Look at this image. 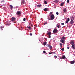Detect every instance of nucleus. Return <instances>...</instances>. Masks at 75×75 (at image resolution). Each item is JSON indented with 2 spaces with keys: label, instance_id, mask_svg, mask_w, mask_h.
Wrapping results in <instances>:
<instances>
[{
  "label": "nucleus",
  "instance_id": "f257e3e1",
  "mask_svg": "<svg viewBox=\"0 0 75 75\" xmlns=\"http://www.w3.org/2000/svg\"><path fill=\"white\" fill-rule=\"evenodd\" d=\"M55 18V16L54 14H52V15L51 16V20H54Z\"/></svg>",
  "mask_w": 75,
  "mask_h": 75
},
{
  "label": "nucleus",
  "instance_id": "f03ea898",
  "mask_svg": "<svg viewBox=\"0 0 75 75\" xmlns=\"http://www.w3.org/2000/svg\"><path fill=\"white\" fill-rule=\"evenodd\" d=\"M47 47H48L49 49H50V50H52V46L50 44H47Z\"/></svg>",
  "mask_w": 75,
  "mask_h": 75
},
{
  "label": "nucleus",
  "instance_id": "7ed1b4c3",
  "mask_svg": "<svg viewBox=\"0 0 75 75\" xmlns=\"http://www.w3.org/2000/svg\"><path fill=\"white\" fill-rule=\"evenodd\" d=\"M74 19L73 18H72V19L70 21L71 24H74V21H73V20H74Z\"/></svg>",
  "mask_w": 75,
  "mask_h": 75
},
{
  "label": "nucleus",
  "instance_id": "20e7f679",
  "mask_svg": "<svg viewBox=\"0 0 75 75\" xmlns=\"http://www.w3.org/2000/svg\"><path fill=\"white\" fill-rule=\"evenodd\" d=\"M16 20V18L14 17H13L11 19V21H14Z\"/></svg>",
  "mask_w": 75,
  "mask_h": 75
},
{
  "label": "nucleus",
  "instance_id": "39448f33",
  "mask_svg": "<svg viewBox=\"0 0 75 75\" xmlns=\"http://www.w3.org/2000/svg\"><path fill=\"white\" fill-rule=\"evenodd\" d=\"M57 31H58V30L57 29H55L54 30L53 32L54 33H56Z\"/></svg>",
  "mask_w": 75,
  "mask_h": 75
},
{
  "label": "nucleus",
  "instance_id": "423d86ee",
  "mask_svg": "<svg viewBox=\"0 0 75 75\" xmlns=\"http://www.w3.org/2000/svg\"><path fill=\"white\" fill-rule=\"evenodd\" d=\"M21 12L20 11H18L17 12L16 14L17 15H20V14H21Z\"/></svg>",
  "mask_w": 75,
  "mask_h": 75
},
{
  "label": "nucleus",
  "instance_id": "0eeeda50",
  "mask_svg": "<svg viewBox=\"0 0 75 75\" xmlns=\"http://www.w3.org/2000/svg\"><path fill=\"white\" fill-rule=\"evenodd\" d=\"M48 10H49V9H48V8H45L44 9V11H48Z\"/></svg>",
  "mask_w": 75,
  "mask_h": 75
},
{
  "label": "nucleus",
  "instance_id": "6e6552de",
  "mask_svg": "<svg viewBox=\"0 0 75 75\" xmlns=\"http://www.w3.org/2000/svg\"><path fill=\"white\" fill-rule=\"evenodd\" d=\"M70 20V19H69V18H67V20L66 21L65 23H68V22Z\"/></svg>",
  "mask_w": 75,
  "mask_h": 75
},
{
  "label": "nucleus",
  "instance_id": "1a4fd4ad",
  "mask_svg": "<svg viewBox=\"0 0 75 75\" xmlns=\"http://www.w3.org/2000/svg\"><path fill=\"white\" fill-rule=\"evenodd\" d=\"M72 47L73 49H75V44H73L72 45Z\"/></svg>",
  "mask_w": 75,
  "mask_h": 75
},
{
  "label": "nucleus",
  "instance_id": "9d476101",
  "mask_svg": "<svg viewBox=\"0 0 75 75\" xmlns=\"http://www.w3.org/2000/svg\"><path fill=\"white\" fill-rule=\"evenodd\" d=\"M74 62H75V61L73 60L70 62V64H74Z\"/></svg>",
  "mask_w": 75,
  "mask_h": 75
},
{
  "label": "nucleus",
  "instance_id": "9b49d317",
  "mask_svg": "<svg viewBox=\"0 0 75 75\" xmlns=\"http://www.w3.org/2000/svg\"><path fill=\"white\" fill-rule=\"evenodd\" d=\"M61 59H65V55H64L62 57L60 58Z\"/></svg>",
  "mask_w": 75,
  "mask_h": 75
},
{
  "label": "nucleus",
  "instance_id": "f8f14e48",
  "mask_svg": "<svg viewBox=\"0 0 75 75\" xmlns=\"http://www.w3.org/2000/svg\"><path fill=\"white\" fill-rule=\"evenodd\" d=\"M65 39V36H64L62 37L61 38V40H64Z\"/></svg>",
  "mask_w": 75,
  "mask_h": 75
},
{
  "label": "nucleus",
  "instance_id": "ddd939ff",
  "mask_svg": "<svg viewBox=\"0 0 75 75\" xmlns=\"http://www.w3.org/2000/svg\"><path fill=\"white\" fill-rule=\"evenodd\" d=\"M51 35V32H49L47 33V35Z\"/></svg>",
  "mask_w": 75,
  "mask_h": 75
},
{
  "label": "nucleus",
  "instance_id": "4468645a",
  "mask_svg": "<svg viewBox=\"0 0 75 75\" xmlns=\"http://www.w3.org/2000/svg\"><path fill=\"white\" fill-rule=\"evenodd\" d=\"M63 11L64 12V13H66V11H67V9L66 8H65L63 9Z\"/></svg>",
  "mask_w": 75,
  "mask_h": 75
},
{
  "label": "nucleus",
  "instance_id": "2eb2a0df",
  "mask_svg": "<svg viewBox=\"0 0 75 75\" xmlns=\"http://www.w3.org/2000/svg\"><path fill=\"white\" fill-rule=\"evenodd\" d=\"M60 42H62V43H64V40H60Z\"/></svg>",
  "mask_w": 75,
  "mask_h": 75
},
{
  "label": "nucleus",
  "instance_id": "dca6fc26",
  "mask_svg": "<svg viewBox=\"0 0 75 75\" xmlns=\"http://www.w3.org/2000/svg\"><path fill=\"white\" fill-rule=\"evenodd\" d=\"M37 7H41V5H38L37 6Z\"/></svg>",
  "mask_w": 75,
  "mask_h": 75
},
{
  "label": "nucleus",
  "instance_id": "f3484780",
  "mask_svg": "<svg viewBox=\"0 0 75 75\" xmlns=\"http://www.w3.org/2000/svg\"><path fill=\"white\" fill-rule=\"evenodd\" d=\"M70 44H72V45H73V44H74V41H72L70 42Z\"/></svg>",
  "mask_w": 75,
  "mask_h": 75
},
{
  "label": "nucleus",
  "instance_id": "a211bd4d",
  "mask_svg": "<svg viewBox=\"0 0 75 75\" xmlns=\"http://www.w3.org/2000/svg\"><path fill=\"white\" fill-rule=\"evenodd\" d=\"M22 3L23 4H24V3H25V1L24 0H23L22 1Z\"/></svg>",
  "mask_w": 75,
  "mask_h": 75
},
{
  "label": "nucleus",
  "instance_id": "6ab92c4d",
  "mask_svg": "<svg viewBox=\"0 0 75 75\" xmlns=\"http://www.w3.org/2000/svg\"><path fill=\"white\" fill-rule=\"evenodd\" d=\"M10 7L11 10H12V8H13V6L11 5H10Z\"/></svg>",
  "mask_w": 75,
  "mask_h": 75
},
{
  "label": "nucleus",
  "instance_id": "aec40b11",
  "mask_svg": "<svg viewBox=\"0 0 75 75\" xmlns=\"http://www.w3.org/2000/svg\"><path fill=\"white\" fill-rule=\"evenodd\" d=\"M3 26H1L0 27V28L1 29V30H2V31H3V29H2V28H3Z\"/></svg>",
  "mask_w": 75,
  "mask_h": 75
},
{
  "label": "nucleus",
  "instance_id": "412c9836",
  "mask_svg": "<svg viewBox=\"0 0 75 75\" xmlns=\"http://www.w3.org/2000/svg\"><path fill=\"white\" fill-rule=\"evenodd\" d=\"M44 3H45V4H47V3H47V1H44Z\"/></svg>",
  "mask_w": 75,
  "mask_h": 75
},
{
  "label": "nucleus",
  "instance_id": "4be33fe9",
  "mask_svg": "<svg viewBox=\"0 0 75 75\" xmlns=\"http://www.w3.org/2000/svg\"><path fill=\"white\" fill-rule=\"evenodd\" d=\"M64 3H62L61 4V6H62L64 5Z\"/></svg>",
  "mask_w": 75,
  "mask_h": 75
},
{
  "label": "nucleus",
  "instance_id": "5701e85b",
  "mask_svg": "<svg viewBox=\"0 0 75 75\" xmlns=\"http://www.w3.org/2000/svg\"><path fill=\"white\" fill-rule=\"evenodd\" d=\"M28 28L29 29V30H31V27L30 26H29L28 27Z\"/></svg>",
  "mask_w": 75,
  "mask_h": 75
},
{
  "label": "nucleus",
  "instance_id": "b1692460",
  "mask_svg": "<svg viewBox=\"0 0 75 75\" xmlns=\"http://www.w3.org/2000/svg\"><path fill=\"white\" fill-rule=\"evenodd\" d=\"M46 44H47V42H45L43 43V45H46Z\"/></svg>",
  "mask_w": 75,
  "mask_h": 75
},
{
  "label": "nucleus",
  "instance_id": "393cba45",
  "mask_svg": "<svg viewBox=\"0 0 75 75\" xmlns=\"http://www.w3.org/2000/svg\"><path fill=\"white\" fill-rule=\"evenodd\" d=\"M47 24V22H46L44 23V25H45V24Z\"/></svg>",
  "mask_w": 75,
  "mask_h": 75
},
{
  "label": "nucleus",
  "instance_id": "a878e982",
  "mask_svg": "<svg viewBox=\"0 0 75 75\" xmlns=\"http://www.w3.org/2000/svg\"><path fill=\"white\" fill-rule=\"evenodd\" d=\"M49 55H51V54H52V52H51V53H49Z\"/></svg>",
  "mask_w": 75,
  "mask_h": 75
},
{
  "label": "nucleus",
  "instance_id": "bb28decb",
  "mask_svg": "<svg viewBox=\"0 0 75 75\" xmlns=\"http://www.w3.org/2000/svg\"><path fill=\"white\" fill-rule=\"evenodd\" d=\"M56 27H58V28H59V26L58 25H57Z\"/></svg>",
  "mask_w": 75,
  "mask_h": 75
},
{
  "label": "nucleus",
  "instance_id": "cd10ccee",
  "mask_svg": "<svg viewBox=\"0 0 75 75\" xmlns=\"http://www.w3.org/2000/svg\"><path fill=\"white\" fill-rule=\"evenodd\" d=\"M64 50L65 49H64V48H63L61 50H62V51H64Z\"/></svg>",
  "mask_w": 75,
  "mask_h": 75
},
{
  "label": "nucleus",
  "instance_id": "c85d7f7f",
  "mask_svg": "<svg viewBox=\"0 0 75 75\" xmlns=\"http://www.w3.org/2000/svg\"><path fill=\"white\" fill-rule=\"evenodd\" d=\"M58 0H55V2L56 3H58Z\"/></svg>",
  "mask_w": 75,
  "mask_h": 75
},
{
  "label": "nucleus",
  "instance_id": "c756f323",
  "mask_svg": "<svg viewBox=\"0 0 75 75\" xmlns=\"http://www.w3.org/2000/svg\"><path fill=\"white\" fill-rule=\"evenodd\" d=\"M61 25H64V23H61Z\"/></svg>",
  "mask_w": 75,
  "mask_h": 75
},
{
  "label": "nucleus",
  "instance_id": "7c9ffc66",
  "mask_svg": "<svg viewBox=\"0 0 75 75\" xmlns=\"http://www.w3.org/2000/svg\"><path fill=\"white\" fill-rule=\"evenodd\" d=\"M48 38H51V35H49L48 36Z\"/></svg>",
  "mask_w": 75,
  "mask_h": 75
},
{
  "label": "nucleus",
  "instance_id": "2f4dec72",
  "mask_svg": "<svg viewBox=\"0 0 75 75\" xmlns=\"http://www.w3.org/2000/svg\"><path fill=\"white\" fill-rule=\"evenodd\" d=\"M56 14L57 15H58V14H59V13H58V12H57L56 13Z\"/></svg>",
  "mask_w": 75,
  "mask_h": 75
},
{
  "label": "nucleus",
  "instance_id": "473e14b6",
  "mask_svg": "<svg viewBox=\"0 0 75 75\" xmlns=\"http://www.w3.org/2000/svg\"><path fill=\"white\" fill-rule=\"evenodd\" d=\"M60 46H62V43H60Z\"/></svg>",
  "mask_w": 75,
  "mask_h": 75
},
{
  "label": "nucleus",
  "instance_id": "72a5a7b5",
  "mask_svg": "<svg viewBox=\"0 0 75 75\" xmlns=\"http://www.w3.org/2000/svg\"><path fill=\"white\" fill-rule=\"evenodd\" d=\"M43 52L44 53V54H45V53H46V52H45V51H43Z\"/></svg>",
  "mask_w": 75,
  "mask_h": 75
},
{
  "label": "nucleus",
  "instance_id": "f704fd0d",
  "mask_svg": "<svg viewBox=\"0 0 75 75\" xmlns=\"http://www.w3.org/2000/svg\"><path fill=\"white\" fill-rule=\"evenodd\" d=\"M67 3H69V0H68L67 1Z\"/></svg>",
  "mask_w": 75,
  "mask_h": 75
},
{
  "label": "nucleus",
  "instance_id": "c9c22d12",
  "mask_svg": "<svg viewBox=\"0 0 75 75\" xmlns=\"http://www.w3.org/2000/svg\"><path fill=\"white\" fill-rule=\"evenodd\" d=\"M25 20H26V19H25V18H24L23 19V21H25Z\"/></svg>",
  "mask_w": 75,
  "mask_h": 75
},
{
  "label": "nucleus",
  "instance_id": "e433bc0d",
  "mask_svg": "<svg viewBox=\"0 0 75 75\" xmlns=\"http://www.w3.org/2000/svg\"><path fill=\"white\" fill-rule=\"evenodd\" d=\"M30 35L31 36H32V33H30Z\"/></svg>",
  "mask_w": 75,
  "mask_h": 75
},
{
  "label": "nucleus",
  "instance_id": "4c0bfd02",
  "mask_svg": "<svg viewBox=\"0 0 75 75\" xmlns=\"http://www.w3.org/2000/svg\"><path fill=\"white\" fill-rule=\"evenodd\" d=\"M67 49H69V47H67Z\"/></svg>",
  "mask_w": 75,
  "mask_h": 75
},
{
  "label": "nucleus",
  "instance_id": "58836bf2",
  "mask_svg": "<svg viewBox=\"0 0 75 75\" xmlns=\"http://www.w3.org/2000/svg\"><path fill=\"white\" fill-rule=\"evenodd\" d=\"M54 57L55 58H57V56H54Z\"/></svg>",
  "mask_w": 75,
  "mask_h": 75
},
{
  "label": "nucleus",
  "instance_id": "ea45409f",
  "mask_svg": "<svg viewBox=\"0 0 75 75\" xmlns=\"http://www.w3.org/2000/svg\"><path fill=\"white\" fill-rule=\"evenodd\" d=\"M50 14H52V12H50Z\"/></svg>",
  "mask_w": 75,
  "mask_h": 75
},
{
  "label": "nucleus",
  "instance_id": "a19ab883",
  "mask_svg": "<svg viewBox=\"0 0 75 75\" xmlns=\"http://www.w3.org/2000/svg\"><path fill=\"white\" fill-rule=\"evenodd\" d=\"M29 24L30 25V23H29Z\"/></svg>",
  "mask_w": 75,
  "mask_h": 75
},
{
  "label": "nucleus",
  "instance_id": "79ce46f5",
  "mask_svg": "<svg viewBox=\"0 0 75 75\" xmlns=\"http://www.w3.org/2000/svg\"><path fill=\"white\" fill-rule=\"evenodd\" d=\"M54 54H55V52H54Z\"/></svg>",
  "mask_w": 75,
  "mask_h": 75
},
{
  "label": "nucleus",
  "instance_id": "37998d69",
  "mask_svg": "<svg viewBox=\"0 0 75 75\" xmlns=\"http://www.w3.org/2000/svg\"><path fill=\"white\" fill-rule=\"evenodd\" d=\"M10 0L11 1V0Z\"/></svg>",
  "mask_w": 75,
  "mask_h": 75
},
{
  "label": "nucleus",
  "instance_id": "c03bdc74",
  "mask_svg": "<svg viewBox=\"0 0 75 75\" xmlns=\"http://www.w3.org/2000/svg\"><path fill=\"white\" fill-rule=\"evenodd\" d=\"M74 48H75V47H74Z\"/></svg>",
  "mask_w": 75,
  "mask_h": 75
}]
</instances>
